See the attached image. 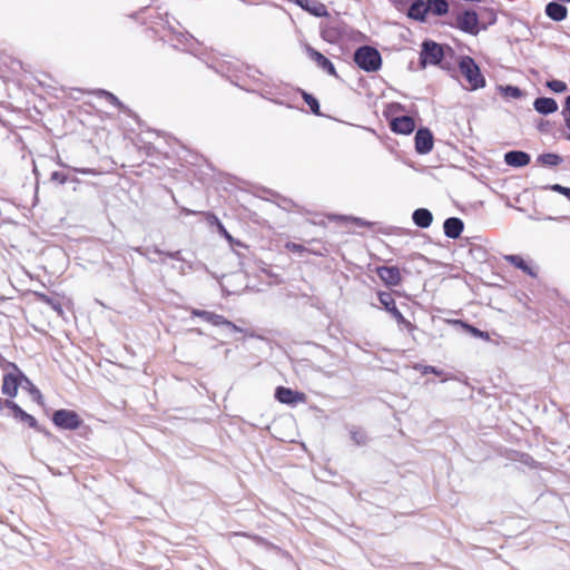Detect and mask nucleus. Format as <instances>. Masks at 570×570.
<instances>
[{
	"label": "nucleus",
	"mask_w": 570,
	"mask_h": 570,
	"mask_svg": "<svg viewBox=\"0 0 570 570\" xmlns=\"http://www.w3.org/2000/svg\"><path fill=\"white\" fill-rule=\"evenodd\" d=\"M190 332H195L197 334H202V331L199 328H193V330H190Z\"/></svg>",
	"instance_id": "de8ad7c7"
},
{
	"label": "nucleus",
	"mask_w": 570,
	"mask_h": 570,
	"mask_svg": "<svg viewBox=\"0 0 570 570\" xmlns=\"http://www.w3.org/2000/svg\"><path fill=\"white\" fill-rule=\"evenodd\" d=\"M563 161V158L554 153L541 154L537 158V163L546 167H557Z\"/></svg>",
	"instance_id": "bb28decb"
},
{
	"label": "nucleus",
	"mask_w": 570,
	"mask_h": 570,
	"mask_svg": "<svg viewBox=\"0 0 570 570\" xmlns=\"http://www.w3.org/2000/svg\"><path fill=\"white\" fill-rule=\"evenodd\" d=\"M51 180L58 181L59 184L63 185V184L67 183L68 177L65 174L60 173V171H53L51 174Z\"/></svg>",
	"instance_id": "58836bf2"
},
{
	"label": "nucleus",
	"mask_w": 570,
	"mask_h": 570,
	"mask_svg": "<svg viewBox=\"0 0 570 570\" xmlns=\"http://www.w3.org/2000/svg\"><path fill=\"white\" fill-rule=\"evenodd\" d=\"M314 17H327L326 6L317 0H289Z\"/></svg>",
	"instance_id": "4468645a"
},
{
	"label": "nucleus",
	"mask_w": 570,
	"mask_h": 570,
	"mask_svg": "<svg viewBox=\"0 0 570 570\" xmlns=\"http://www.w3.org/2000/svg\"><path fill=\"white\" fill-rule=\"evenodd\" d=\"M379 301L381 305L385 308L387 313L397 322V324L405 326L409 330L413 328V325L410 321H407L402 313L396 307L395 299L393 298L391 293L380 292Z\"/></svg>",
	"instance_id": "423d86ee"
},
{
	"label": "nucleus",
	"mask_w": 570,
	"mask_h": 570,
	"mask_svg": "<svg viewBox=\"0 0 570 570\" xmlns=\"http://www.w3.org/2000/svg\"><path fill=\"white\" fill-rule=\"evenodd\" d=\"M181 213L185 214V215H196V214H200V212H195V210H190L188 208H183L181 209Z\"/></svg>",
	"instance_id": "37998d69"
},
{
	"label": "nucleus",
	"mask_w": 570,
	"mask_h": 570,
	"mask_svg": "<svg viewBox=\"0 0 570 570\" xmlns=\"http://www.w3.org/2000/svg\"><path fill=\"white\" fill-rule=\"evenodd\" d=\"M134 250L136 253H138L139 255L147 257L148 261H150V262H154V259H151L148 256V253H154V254H157V255L163 256V257H168V258H173V259H176V261L185 263L184 258L181 257V252L180 250L165 252V250H161L160 248H158L157 246L147 247V248L135 247Z\"/></svg>",
	"instance_id": "f3484780"
},
{
	"label": "nucleus",
	"mask_w": 570,
	"mask_h": 570,
	"mask_svg": "<svg viewBox=\"0 0 570 570\" xmlns=\"http://www.w3.org/2000/svg\"><path fill=\"white\" fill-rule=\"evenodd\" d=\"M562 116L564 119L566 117H570V95L566 98Z\"/></svg>",
	"instance_id": "79ce46f5"
},
{
	"label": "nucleus",
	"mask_w": 570,
	"mask_h": 570,
	"mask_svg": "<svg viewBox=\"0 0 570 570\" xmlns=\"http://www.w3.org/2000/svg\"><path fill=\"white\" fill-rule=\"evenodd\" d=\"M21 386H22V387H24V389H28V390H29V392L31 393V389H32V387H31L30 385H27L26 383H22V385H21Z\"/></svg>",
	"instance_id": "49530a36"
},
{
	"label": "nucleus",
	"mask_w": 570,
	"mask_h": 570,
	"mask_svg": "<svg viewBox=\"0 0 570 570\" xmlns=\"http://www.w3.org/2000/svg\"><path fill=\"white\" fill-rule=\"evenodd\" d=\"M415 368L420 370L423 374H428V373H433L435 375L442 374L441 370H439L438 367L432 366V365H416Z\"/></svg>",
	"instance_id": "e433bc0d"
},
{
	"label": "nucleus",
	"mask_w": 570,
	"mask_h": 570,
	"mask_svg": "<svg viewBox=\"0 0 570 570\" xmlns=\"http://www.w3.org/2000/svg\"><path fill=\"white\" fill-rule=\"evenodd\" d=\"M58 165L61 166V167H67V165L63 164L61 160L58 161Z\"/></svg>",
	"instance_id": "09e8293b"
},
{
	"label": "nucleus",
	"mask_w": 570,
	"mask_h": 570,
	"mask_svg": "<svg viewBox=\"0 0 570 570\" xmlns=\"http://www.w3.org/2000/svg\"><path fill=\"white\" fill-rule=\"evenodd\" d=\"M503 92L505 94V96L514 98V99H518V98L522 97L521 89L519 87L511 86V85L505 86L503 88Z\"/></svg>",
	"instance_id": "72a5a7b5"
},
{
	"label": "nucleus",
	"mask_w": 570,
	"mask_h": 570,
	"mask_svg": "<svg viewBox=\"0 0 570 570\" xmlns=\"http://www.w3.org/2000/svg\"><path fill=\"white\" fill-rule=\"evenodd\" d=\"M168 41L174 48L188 52H194L198 45V41L191 35L178 31L173 32Z\"/></svg>",
	"instance_id": "1a4fd4ad"
},
{
	"label": "nucleus",
	"mask_w": 570,
	"mask_h": 570,
	"mask_svg": "<svg viewBox=\"0 0 570 570\" xmlns=\"http://www.w3.org/2000/svg\"><path fill=\"white\" fill-rule=\"evenodd\" d=\"M350 436L356 445H365L368 441V436L364 429L352 425L348 428Z\"/></svg>",
	"instance_id": "c85d7f7f"
},
{
	"label": "nucleus",
	"mask_w": 570,
	"mask_h": 570,
	"mask_svg": "<svg viewBox=\"0 0 570 570\" xmlns=\"http://www.w3.org/2000/svg\"><path fill=\"white\" fill-rule=\"evenodd\" d=\"M17 373H7L3 375V382H2V393L7 396L14 397L18 393L19 386L22 385V383H26L27 385H30L31 389V395L40 400L41 393L40 391L32 384V382L14 366Z\"/></svg>",
	"instance_id": "20e7f679"
},
{
	"label": "nucleus",
	"mask_w": 570,
	"mask_h": 570,
	"mask_svg": "<svg viewBox=\"0 0 570 570\" xmlns=\"http://www.w3.org/2000/svg\"><path fill=\"white\" fill-rule=\"evenodd\" d=\"M301 92H302V97H303L304 101L307 104V106L309 107L311 111L314 115L320 116L321 115V110H320L318 100L313 95L307 94L306 91L302 90Z\"/></svg>",
	"instance_id": "7c9ffc66"
},
{
	"label": "nucleus",
	"mask_w": 570,
	"mask_h": 570,
	"mask_svg": "<svg viewBox=\"0 0 570 570\" xmlns=\"http://www.w3.org/2000/svg\"><path fill=\"white\" fill-rule=\"evenodd\" d=\"M7 407H9L12 411V414H13L14 419H17V420H19L21 422H24L30 428L35 429L38 432H41V429L38 425L37 420L32 415H30L29 413L23 411L17 403L8 402L7 403Z\"/></svg>",
	"instance_id": "a211bd4d"
},
{
	"label": "nucleus",
	"mask_w": 570,
	"mask_h": 570,
	"mask_svg": "<svg viewBox=\"0 0 570 570\" xmlns=\"http://www.w3.org/2000/svg\"><path fill=\"white\" fill-rule=\"evenodd\" d=\"M173 268L177 269L180 275H186L187 268L191 269L193 265L190 263L188 264H181L180 266L176 267L173 265Z\"/></svg>",
	"instance_id": "a19ab883"
},
{
	"label": "nucleus",
	"mask_w": 570,
	"mask_h": 570,
	"mask_svg": "<svg viewBox=\"0 0 570 570\" xmlns=\"http://www.w3.org/2000/svg\"><path fill=\"white\" fill-rule=\"evenodd\" d=\"M550 189L553 191H557V193L566 196L568 199H570V188L569 187H564L562 185L554 184V185L550 186Z\"/></svg>",
	"instance_id": "4c0bfd02"
},
{
	"label": "nucleus",
	"mask_w": 570,
	"mask_h": 570,
	"mask_svg": "<svg viewBox=\"0 0 570 570\" xmlns=\"http://www.w3.org/2000/svg\"><path fill=\"white\" fill-rule=\"evenodd\" d=\"M33 294L37 301L50 306L58 315L61 316L63 314V308L59 298L40 292H35Z\"/></svg>",
	"instance_id": "a878e982"
},
{
	"label": "nucleus",
	"mask_w": 570,
	"mask_h": 570,
	"mask_svg": "<svg viewBox=\"0 0 570 570\" xmlns=\"http://www.w3.org/2000/svg\"><path fill=\"white\" fill-rule=\"evenodd\" d=\"M547 87L558 94L567 90V83L557 79L547 81Z\"/></svg>",
	"instance_id": "473e14b6"
},
{
	"label": "nucleus",
	"mask_w": 570,
	"mask_h": 570,
	"mask_svg": "<svg viewBox=\"0 0 570 570\" xmlns=\"http://www.w3.org/2000/svg\"><path fill=\"white\" fill-rule=\"evenodd\" d=\"M446 52L453 53L452 48L442 46L433 40H425L422 42L420 52V65L425 68L428 65L441 66V68L450 70L449 63H443Z\"/></svg>",
	"instance_id": "f257e3e1"
},
{
	"label": "nucleus",
	"mask_w": 570,
	"mask_h": 570,
	"mask_svg": "<svg viewBox=\"0 0 570 570\" xmlns=\"http://www.w3.org/2000/svg\"><path fill=\"white\" fill-rule=\"evenodd\" d=\"M544 12L551 20L559 22L567 18L568 9L564 4L552 1L546 6Z\"/></svg>",
	"instance_id": "4be33fe9"
},
{
	"label": "nucleus",
	"mask_w": 570,
	"mask_h": 570,
	"mask_svg": "<svg viewBox=\"0 0 570 570\" xmlns=\"http://www.w3.org/2000/svg\"><path fill=\"white\" fill-rule=\"evenodd\" d=\"M455 26L470 35H478L479 29V18L475 11L465 10L456 16Z\"/></svg>",
	"instance_id": "6e6552de"
},
{
	"label": "nucleus",
	"mask_w": 570,
	"mask_h": 570,
	"mask_svg": "<svg viewBox=\"0 0 570 570\" xmlns=\"http://www.w3.org/2000/svg\"><path fill=\"white\" fill-rule=\"evenodd\" d=\"M504 261L521 269L531 277H537V272L520 255H505Z\"/></svg>",
	"instance_id": "393cba45"
},
{
	"label": "nucleus",
	"mask_w": 570,
	"mask_h": 570,
	"mask_svg": "<svg viewBox=\"0 0 570 570\" xmlns=\"http://www.w3.org/2000/svg\"><path fill=\"white\" fill-rule=\"evenodd\" d=\"M353 59L357 67L366 72H375L382 67L380 51L371 46L358 47L354 51Z\"/></svg>",
	"instance_id": "f03ea898"
},
{
	"label": "nucleus",
	"mask_w": 570,
	"mask_h": 570,
	"mask_svg": "<svg viewBox=\"0 0 570 570\" xmlns=\"http://www.w3.org/2000/svg\"><path fill=\"white\" fill-rule=\"evenodd\" d=\"M275 397L278 402L288 405L306 402V395L304 393L284 386H278L276 389Z\"/></svg>",
	"instance_id": "9d476101"
},
{
	"label": "nucleus",
	"mask_w": 570,
	"mask_h": 570,
	"mask_svg": "<svg viewBox=\"0 0 570 570\" xmlns=\"http://www.w3.org/2000/svg\"><path fill=\"white\" fill-rule=\"evenodd\" d=\"M464 228L463 222L458 217L446 218L443 223V230L446 237L456 239L461 236Z\"/></svg>",
	"instance_id": "6ab92c4d"
},
{
	"label": "nucleus",
	"mask_w": 570,
	"mask_h": 570,
	"mask_svg": "<svg viewBox=\"0 0 570 570\" xmlns=\"http://www.w3.org/2000/svg\"><path fill=\"white\" fill-rule=\"evenodd\" d=\"M75 173L83 174V175H97L98 173L92 168H78L71 167Z\"/></svg>",
	"instance_id": "ea45409f"
},
{
	"label": "nucleus",
	"mask_w": 570,
	"mask_h": 570,
	"mask_svg": "<svg viewBox=\"0 0 570 570\" xmlns=\"http://www.w3.org/2000/svg\"><path fill=\"white\" fill-rule=\"evenodd\" d=\"M533 107L541 115H550L558 110V104L553 98L539 97L534 100Z\"/></svg>",
	"instance_id": "412c9836"
},
{
	"label": "nucleus",
	"mask_w": 570,
	"mask_h": 570,
	"mask_svg": "<svg viewBox=\"0 0 570 570\" xmlns=\"http://www.w3.org/2000/svg\"><path fill=\"white\" fill-rule=\"evenodd\" d=\"M8 402H11V401H10V400H2V399L0 397V412H1L4 407H7V403H8Z\"/></svg>",
	"instance_id": "c03bdc74"
},
{
	"label": "nucleus",
	"mask_w": 570,
	"mask_h": 570,
	"mask_svg": "<svg viewBox=\"0 0 570 570\" xmlns=\"http://www.w3.org/2000/svg\"><path fill=\"white\" fill-rule=\"evenodd\" d=\"M413 223L420 228H428L432 224V213L426 208H417L412 214Z\"/></svg>",
	"instance_id": "b1692460"
},
{
	"label": "nucleus",
	"mask_w": 570,
	"mask_h": 570,
	"mask_svg": "<svg viewBox=\"0 0 570 570\" xmlns=\"http://www.w3.org/2000/svg\"><path fill=\"white\" fill-rule=\"evenodd\" d=\"M376 274L387 286H397L402 281L397 266H379L376 268Z\"/></svg>",
	"instance_id": "f8f14e48"
},
{
	"label": "nucleus",
	"mask_w": 570,
	"mask_h": 570,
	"mask_svg": "<svg viewBox=\"0 0 570 570\" xmlns=\"http://www.w3.org/2000/svg\"><path fill=\"white\" fill-rule=\"evenodd\" d=\"M97 95L99 97L105 98L109 104L114 105L115 107L119 108L120 110L125 111L127 108L125 105L111 92L107 90H98Z\"/></svg>",
	"instance_id": "c756f323"
},
{
	"label": "nucleus",
	"mask_w": 570,
	"mask_h": 570,
	"mask_svg": "<svg viewBox=\"0 0 570 570\" xmlns=\"http://www.w3.org/2000/svg\"><path fill=\"white\" fill-rule=\"evenodd\" d=\"M321 36L326 42L336 45L343 39L344 30L340 22L332 21L322 27Z\"/></svg>",
	"instance_id": "9b49d317"
},
{
	"label": "nucleus",
	"mask_w": 570,
	"mask_h": 570,
	"mask_svg": "<svg viewBox=\"0 0 570 570\" xmlns=\"http://www.w3.org/2000/svg\"><path fill=\"white\" fill-rule=\"evenodd\" d=\"M415 149L419 154L424 155L433 148V136L428 128H420L415 134Z\"/></svg>",
	"instance_id": "ddd939ff"
},
{
	"label": "nucleus",
	"mask_w": 570,
	"mask_h": 570,
	"mask_svg": "<svg viewBox=\"0 0 570 570\" xmlns=\"http://www.w3.org/2000/svg\"><path fill=\"white\" fill-rule=\"evenodd\" d=\"M459 69L468 81V86L465 87L468 90H478L485 87V78L481 73L479 66L471 57H461L459 61Z\"/></svg>",
	"instance_id": "7ed1b4c3"
},
{
	"label": "nucleus",
	"mask_w": 570,
	"mask_h": 570,
	"mask_svg": "<svg viewBox=\"0 0 570 570\" xmlns=\"http://www.w3.org/2000/svg\"><path fill=\"white\" fill-rule=\"evenodd\" d=\"M428 11L435 16H444L449 11L446 0H426Z\"/></svg>",
	"instance_id": "cd10ccee"
},
{
	"label": "nucleus",
	"mask_w": 570,
	"mask_h": 570,
	"mask_svg": "<svg viewBox=\"0 0 570 570\" xmlns=\"http://www.w3.org/2000/svg\"><path fill=\"white\" fill-rule=\"evenodd\" d=\"M466 327V330L475 337H480V338H483V340H489V334L487 332H483V331H480L479 328L472 326V325H469V324H465L464 325Z\"/></svg>",
	"instance_id": "c9c22d12"
},
{
	"label": "nucleus",
	"mask_w": 570,
	"mask_h": 570,
	"mask_svg": "<svg viewBox=\"0 0 570 570\" xmlns=\"http://www.w3.org/2000/svg\"><path fill=\"white\" fill-rule=\"evenodd\" d=\"M286 248L293 253H303L305 250H308V248H305L303 245L296 244V243H288L286 245ZM309 252H312L313 254H316V255H323L325 250L324 249H322V250L309 249Z\"/></svg>",
	"instance_id": "2f4dec72"
},
{
	"label": "nucleus",
	"mask_w": 570,
	"mask_h": 570,
	"mask_svg": "<svg viewBox=\"0 0 570 570\" xmlns=\"http://www.w3.org/2000/svg\"><path fill=\"white\" fill-rule=\"evenodd\" d=\"M532 458L529 456V455H525V460L523 461L525 464H530V462H532Z\"/></svg>",
	"instance_id": "a18cd8bd"
},
{
	"label": "nucleus",
	"mask_w": 570,
	"mask_h": 570,
	"mask_svg": "<svg viewBox=\"0 0 570 570\" xmlns=\"http://www.w3.org/2000/svg\"><path fill=\"white\" fill-rule=\"evenodd\" d=\"M391 129L396 134L409 135L415 129V122L410 116L396 117L391 121Z\"/></svg>",
	"instance_id": "dca6fc26"
},
{
	"label": "nucleus",
	"mask_w": 570,
	"mask_h": 570,
	"mask_svg": "<svg viewBox=\"0 0 570 570\" xmlns=\"http://www.w3.org/2000/svg\"><path fill=\"white\" fill-rule=\"evenodd\" d=\"M428 12L426 1L424 2L423 0H415L411 3L407 10V16L411 19L424 21Z\"/></svg>",
	"instance_id": "5701e85b"
},
{
	"label": "nucleus",
	"mask_w": 570,
	"mask_h": 570,
	"mask_svg": "<svg viewBox=\"0 0 570 570\" xmlns=\"http://www.w3.org/2000/svg\"><path fill=\"white\" fill-rule=\"evenodd\" d=\"M306 52H307L308 57L312 60H314L316 62V65L321 69H323L324 71H326L331 76H335V77L337 76L334 65L323 53H321L320 51L315 50L311 46H306Z\"/></svg>",
	"instance_id": "2eb2a0df"
},
{
	"label": "nucleus",
	"mask_w": 570,
	"mask_h": 570,
	"mask_svg": "<svg viewBox=\"0 0 570 570\" xmlns=\"http://www.w3.org/2000/svg\"><path fill=\"white\" fill-rule=\"evenodd\" d=\"M273 101L278 104V105H283V101H279V100H273Z\"/></svg>",
	"instance_id": "8fccbe9b"
},
{
	"label": "nucleus",
	"mask_w": 570,
	"mask_h": 570,
	"mask_svg": "<svg viewBox=\"0 0 570 570\" xmlns=\"http://www.w3.org/2000/svg\"><path fill=\"white\" fill-rule=\"evenodd\" d=\"M530 160V155L522 150H510L504 155V161L511 167H524Z\"/></svg>",
	"instance_id": "aec40b11"
},
{
	"label": "nucleus",
	"mask_w": 570,
	"mask_h": 570,
	"mask_svg": "<svg viewBox=\"0 0 570 570\" xmlns=\"http://www.w3.org/2000/svg\"><path fill=\"white\" fill-rule=\"evenodd\" d=\"M190 313L193 316L200 317L205 322H207L214 326H226L232 332H242L240 327H238L233 322L226 320L223 315H219V314H216V313H213L209 311H205V309H198V308H193Z\"/></svg>",
	"instance_id": "0eeeda50"
},
{
	"label": "nucleus",
	"mask_w": 570,
	"mask_h": 570,
	"mask_svg": "<svg viewBox=\"0 0 570 570\" xmlns=\"http://www.w3.org/2000/svg\"><path fill=\"white\" fill-rule=\"evenodd\" d=\"M210 219L216 223L219 232L223 234V236L230 243L234 244V238L232 235L225 229L224 225L219 222V219L215 215H210Z\"/></svg>",
	"instance_id": "f704fd0d"
},
{
	"label": "nucleus",
	"mask_w": 570,
	"mask_h": 570,
	"mask_svg": "<svg viewBox=\"0 0 570 570\" xmlns=\"http://www.w3.org/2000/svg\"><path fill=\"white\" fill-rule=\"evenodd\" d=\"M53 424L62 430H77L82 424L81 417L72 410H57L51 417Z\"/></svg>",
	"instance_id": "39448f33"
}]
</instances>
